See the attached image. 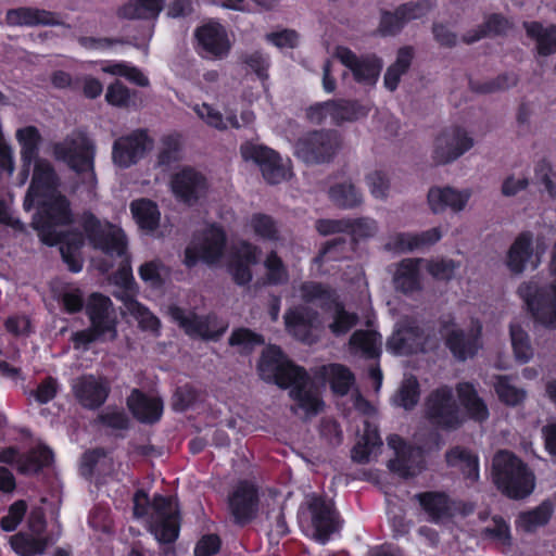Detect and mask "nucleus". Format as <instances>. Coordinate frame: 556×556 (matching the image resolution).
<instances>
[{
	"label": "nucleus",
	"mask_w": 556,
	"mask_h": 556,
	"mask_svg": "<svg viewBox=\"0 0 556 556\" xmlns=\"http://www.w3.org/2000/svg\"><path fill=\"white\" fill-rule=\"evenodd\" d=\"M16 140L21 146L23 169L21 172L24 184L29 175L34 162L31 184L24 201L25 210L29 211L34 204L38 205V213L34 226L43 243L54 245L63 240L60 226L73 223L74 216L70 201L58 190L59 179L52 165L38 157L41 136L35 126H26L16 130Z\"/></svg>",
	"instance_id": "f257e3e1"
},
{
	"label": "nucleus",
	"mask_w": 556,
	"mask_h": 556,
	"mask_svg": "<svg viewBox=\"0 0 556 556\" xmlns=\"http://www.w3.org/2000/svg\"><path fill=\"white\" fill-rule=\"evenodd\" d=\"M258 371L262 379L275 382L281 388H290V396L306 416L321 410L324 403L318 389L306 371L290 363L278 346H269L263 352Z\"/></svg>",
	"instance_id": "f03ea898"
},
{
	"label": "nucleus",
	"mask_w": 556,
	"mask_h": 556,
	"mask_svg": "<svg viewBox=\"0 0 556 556\" xmlns=\"http://www.w3.org/2000/svg\"><path fill=\"white\" fill-rule=\"evenodd\" d=\"M134 516L147 518L150 532L161 543H172L178 538L179 510L173 497L155 495L150 502L148 494L139 490L134 495Z\"/></svg>",
	"instance_id": "7ed1b4c3"
},
{
	"label": "nucleus",
	"mask_w": 556,
	"mask_h": 556,
	"mask_svg": "<svg viewBox=\"0 0 556 556\" xmlns=\"http://www.w3.org/2000/svg\"><path fill=\"white\" fill-rule=\"evenodd\" d=\"M549 274L553 278L549 285L539 286L533 280L522 282L518 294L535 323L546 328H556V243L552 252Z\"/></svg>",
	"instance_id": "20e7f679"
},
{
	"label": "nucleus",
	"mask_w": 556,
	"mask_h": 556,
	"mask_svg": "<svg viewBox=\"0 0 556 556\" xmlns=\"http://www.w3.org/2000/svg\"><path fill=\"white\" fill-rule=\"evenodd\" d=\"M493 475L497 488L511 498H523L535 486L534 475L514 454L507 451L496 453L493 458Z\"/></svg>",
	"instance_id": "39448f33"
},
{
	"label": "nucleus",
	"mask_w": 556,
	"mask_h": 556,
	"mask_svg": "<svg viewBox=\"0 0 556 556\" xmlns=\"http://www.w3.org/2000/svg\"><path fill=\"white\" fill-rule=\"evenodd\" d=\"M54 155L65 162L81 177L89 191L97 185L93 169L96 148L91 139L81 132H73L54 146Z\"/></svg>",
	"instance_id": "423d86ee"
},
{
	"label": "nucleus",
	"mask_w": 556,
	"mask_h": 556,
	"mask_svg": "<svg viewBox=\"0 0 556 556\" xmlns=\"http://www.w3.org/2000/svg\"><path fill=\"white\" fill-rule=\"evenodd\" d=\"M83 228L89 243L109 256L126 255L127 240L121 227L108 220H100L91 213L83 215Z\"/></svg>",
	"instance_id": "0eeeda50"
},
{
	"label": "nucleus",
	"mask_w": 556,
	"mask_h": 556,
	"mask_svg": "<svg viewBox=\"0 0 556 556\" xmlns=\"http://www.w3.org/2000/svg\"><path fill=\"white\" fill-rule=\"evenodd\" d=\"M240 154L245 162L258 166L263 178L270 185L280 184L291 177L289 160H283L275 150L251 141L240 147Z\"/></svg>",
	"instance_id": "6e6552de"
},
{
	"label": "nucleus",
	"mask_w": 556,
	"mask_h": 556,
	"mask_svg": "<svg viewBox=\"0 0 556 556\" xmlns=\"http://www.w3.org/2000/svg\"><path fill=\"white\" fill-rule=\"evenodd\" d=\"M300 523L308 535L320 543H326L340 529L332 504L318 496L307 498V513L300 516Z\"/></svg>",
	"instance_id": "1a4fd4ad"
},
{
	"label": "nucleus",
	"mask_w": 556,
	"mask_h": 556,
	"mask_svg": "<svg viewBox=\"0 0 556 556\" xmlns=\"http://www.w3.org/2000/svg\"><path fill=\"white\" fill-rule=\"evenodd\" d=\"M441 334L446 346L458 361L472 358L482 348V325L475 320L468 329L459 328L452 318L441 321Z\"/></svg>",
	"instance_id": "9d476101"
},
{
	"label": "nucleus",
	"mask_w": 556,
	"mask_h": 556,
	"mask_svg": "<svg viewBox=\"0 0 556 556\" xmlns=\"http://www.w3.org/2000/svg\"><path fill=\"white\" fill-rule=\"evenodd\" d=\"M340 147L339 136L334 131H311L298 139L294 154L306 164L330 162Z\"/></svg>",
	"instance_id": "9b49d317"
},
{
	"label": "nucleus",
	"mask_w": 556,
	"mask_h": 556,
	"mask_svg": "<svg viewBox=\"0 0 556 556\" xmlns=\"http://www.w3.org/2000/svg\"><path fill=\"white\" fill-rule=\"evenodd\" d=\"M425 406L427 418L438 427L455 429L464 420L451 387L442 386L433 390L428 395Z\"/></svg>",
	"instance_id": "f8f14e48"
},
{
	"label": "nucleus",
	"mask_w": 556,
	"mask_h": 556,
	"mask_svg": "<svg viewBox=\"0 0 556 556\" xmlns=\"http://www.w3.org/2000/svg\"><path fill=\"white\" fill-rule=\"evenodd\" d=\"M368 111V108L358 101L337 99L311 105L306 111V116L314 124L330 122L340 125L343 122H353L364 117Z\"/></svg>",
	"instance_id": "ddd939ff"
},
{
	"label": "nucleus",
	"mask_w": 556,
	"mask_h": 556,
	"mask_svg": "<svg viewBox=\"0 0 556 556\" xmlns=\"http://www.w3.org/2000/svg\"><path fill=\"white\" fill-rule=\"evenodd\" d=\"M334 56L351 72L353 79L364 87L376 86L383 61L375 53L356 54L350 48L339 46Z\"/></svg>",
	"instance_id": "4468645a"
},
{
	"label": "nucleus",
	"mask_w": 556,
	"mask_h": 556,
	"mask_svg": "<svg viewBox=\"0 0 556 556\" xmlns=\"http://www.w3.org/2000/svg\"><path fill=\"white\" fill-rule=\"evenodd\" d=\"M351 400L355 410L366 417L363 421L364 434L353 447L352 458L357 463H368L371 456L376 455V451L382 445L377 426L369 420V418L376 415V409L359 393L353 394Z\"/></svg>",
	"instance_id": "2eb2a0df"
},
{
	"label": "nucleus",
	"mask_w": 556,
	"mask_h": 556,
	"mask_svg": "<svg viewBox=\"0 0 556 556\" xmlns=\"http://www.w3.org/2000/svg\"><path fill=\"white\" fill-rule=\"evenodd\" d=\"M172 319L191 338L217 340L227 329V324L216 315L199 316L180 307H169Z\"/></svg>",
	"instance_id": "dca6fc26"
},
{
	"label": "nucleus",
	"mask_w": 556,
	"mask_h": 556,
	"mask_svg": "<svg viewBox=\"0 0 556 556\" xmlns=\"http://www.w3.org/2000/svg\"><path fill=\"white\" fill-rule=\"evenodd\" d=\"M473 147V139L460 127L441 131L433 141L431 157L438 165L456 161Z\"/></svg>",
	"instance_id": "f3484780"
},
{
	"label": "nucleus",
	"mask_w": 556,
	"mask_h": 556,
	"mask_svg": "<svg viewBox=\"0 0 556 556\" xmlns=\"http://www.w3.org/2000/svg\"><path fill=\"white\" fill-rule=\"evenodd\" d=\"M286 330L296 340L312 344L319 338L321 323L317 311L304 305L289 308L283 316Z\"/></svg>",
	"instance_id": "a211bd4d"
},
{
	"label": "nucleus",
	"mask_w": 556,
	"mask_h": 556,
	"mask_svg": "<svg viewBox=\"0 0 556 556\" xmlns=\"http://www.w3.org/2000/svg\"><path fill=\"white\" fill-rule=\"evenodd\" d=\"M152 147L153 141L149 138L146 130H135L114 141L112 148L113 163L118 167L127 168L142 159Z\"/></svg>",
	"instance_id": "6ab92c4d"
},
{
	"label": "nucleus",
	"mask_w": 556,
	"mask_h": 556,
	"mask_svg": "<svg viewBox=\"0 0 556 556\" xmlns=\"http://www.w3.org/2000/svg\"><path fill=\"white\" fill-rule=\"evenodd\" d=\"M226 237L216 226L208 227L200 242H192L185 251L184 263L188 267L194 266L198 261L214 264L223 255Z\"/></svg>",
	"instance_id": "aec40b11"
},
{
	"label": "nucleus",
	"mask_w": 556,
	"mask_h": 556,
	"mask_svg": "<svg viewBox=\"0 0 556 556\" xmlns=\"http://www.w3.org/2000/svg\"><path fill=\"white\" fill-rule=\"evenodd\" d=\"M388 445L395 452V458L389 462V468L402 477H414L425 465V446L407 445L399 435L388 438Z\"/></svg>",
	"instance_id": "412c9836"
},
{
	"label": "nucleus",
	"mask_w": 556,
	"mask_h": 556,
	"mask_svg": "<svg viewBox=\"0 0 556 556\" xmlns=\"http://www.w3.org/2000/svg\"><path fill=\"white\" fill-rule=\"evenodd\" d=\"M199 54L208 60H222L229 54L230 41L226 29L216 22H210L197 28Z\"/></svg>",
	"instance_id": "4be33fe9"
},
{
	"label": "nucleus",
	"mask_w": 556,
	"mask_h": 556,
	"mask_svg": "<svg viewBox=\"0 0 556 556\" xmlns=\"http://www.w3.org/2000/svg\"><path fill=\"white\" fill-rule=\"evenodd\" d=\"M170 187L175 197L187 204H194L204 198L208 190L205 176L191 167L176 173L172 178Z\"/></svg>",
	"instance_id": "5701e85b"
},
{
	"label": "nucleus",
	"mask_w": 556,
	"mask_h": 556,
	"mask_svg": "<svg viewBox=\"0 0 556 556\" xmlns=\"http://www.w3.org/2000/svg\"><path fill=\"white\" fill-rule=\"evenodd\" d=\"M86 313L99 333H106L109 340L116 338L117 315L110 298L100 293L91 294L86 304Z\"/></svg>",
	"instance_id": "b1692460"
},
{
	"label": "nucleus",
	"mask_w": 556,
	"mask_h": 556,
	"mask_svg": "<svg viewBox=\"0 0 556 556\" xmlns=\"http://www.w3.org/2000/svg\"><path fill=\"white\" fill-rule=\"evenodd\" d=\"M470 198L469 189L459 190L450 186L432 187L427 194L428 205L434 214H442L446 211L454 214L460 213L466 208Z\"/></svg>",
	"instance_id": "393cba45"
},
{
	"label": "nucleus",
	"mask_w": 556,
	"mask_h": 556,
	"mask_svg": "<svg viewBox=\"0 0 556 556\" xmlns=\"http://www.w3.org/2000/svg\"><path fill=\"white\" fill-rule=\"evenodd\" d=\"M72 390L84 407L94 409L105 402L110 384L105 378L85 375L72 381Z\"/></svg>",
	"instance_id": "a878e982"
},
{
	"label": "nucleus",
	"mask_w": 556,
	"mask_h": 556,
	"mask_svg": "<svg viewBox=\"0 0 556 556\" xmlns=\"http://www.w3.org/2000/svg\"><path fill=\"white\" fill-rule=\"evenodd\" d=\"M235 521L244 525L252 520L257 511L258 495L256 486L249 481H240L228 500Z\"/></svg>",
	"instance_id": "bb28decb"
},
{
	"label": "nucleus",
	"mask_w": 556,
	"mask_h": 556,
	"mask_svg": "<svg viewBox=\"0 0 556 556\" xmlns=\"http://www.w3.org/2000/svg\"><path fill=\"white\" fill-rule=\"evenodd\" d=\"M258 255L260 250L249 242L233 247L228 267L236 283L244 286L252 280L251 266L258 262Z\"/></svg>",
	"instance_id": "cd10ccee"
},
{
	"label": "nucleus",
	"mask_w": 556,
	"mask_h": 556,
	"mask_svg": "<svg viewBox=\"0 0 556 556\" xmlns=\"http://www.w3.org/2000/svg\"><path fill=\"white\" fill-rule=\"evenodd\" d=\"M388 349L399 355L424 350V336L420 328L410 320L399 323L388 340Z\"/></svg>",
	"instance_id": "c85d7f7f"
},
{
	"label": "nucleus",
	"mask_w": 556,
	"mask_h": 556,
	"mask_svg": "<svg viewBox=\"0 0 556 556\" xmlns=\"http://www.w3.org/2000/svg\"><path fill=\"white\" fill-rule=\"evenodd\" d=\"M424 258H404L395 265L393 285L396 291L412 295L421 291V265Z\"/></svg>",
	"instance_id": "c756f323"
},
{
	"label": "nucleus",
	"mask_w": 556,
	"mask_h": 556,
	"mask_svg": "<svg viewBox=\"0 0 556 556\" xmlns=\"http://www.w3.org/2000/svg\"><path fill=\"white\" fill-rule=\"evenodd\" d=\"M442 238V231L439 227L421 232H400L392 236L386 248L394 252H410L437 243Z\"/></svg>",
	"instance_id": "7c9ffc66"
},
{
	"label": "nucleus",
	"mask_w": 556,
	"mask_h": 556,
	"mask_svg": "<svg viewBox=\"0 0 556 556\" xmlns=\"http://www.w3.org/2000/svg\"><path fill=\"white\" fill-rule=\"evenodd\" d=\"M533 236L531 232H521L507 252L506 265L510 271L521 274L528 265L536 267L540 261H533Z\"/></svg>",
	"instance_id": "2f4dec72"
},
{
	"label": "nucleus",
	"mask_w": 556,
	"mask_h": 556,
	"mask_svg": "<svg viewBox=\"0 0 556 556\" xmlns=\"http://www.w3.org/2000/svg\"><path fill=\"white\" fill-rule=\"evenodd\" d=\"M127 406L132 415L141 422H156L163 413L161 399L142 393L134 389L127 399Z\"/></svg>",
	"instance_id": "473e14b6"
},
{
	"label": "nucleus",
	"mask_w": 556,
	"mask_h": 556,
	"mask_svg": "<svg viewBox=\"0 0 556 556\" xmlns=\"http://www.w3.org/2000/svg\"><path fill=\"white\" fill-rule=\"evenodd\" d=\"M5 21L10 26H54L60 25L59 15L36 8H18L7 12Z\"/></svg>",
	"instance_id": "72a5a7b5"
},
{
	"label": "nucleus",
	"mask_w": 556,
	"mask_h": 556,
	"mask_svg": "<svg viewBox=\"0 0 556 556\" xmlns=\"http://www.w3.org/2000/svg\"><path fill=\"white\" fill-rule=\"evenodd\" d=\"M416 498L432 522L444 521L451 518L456 510L454 503L441 492L419 493Z\"/></svg>",
	"instance_id": "f704fd0d"
},
{
	"label": "nucleus",
	"mask_w": 556,
	"mask_h": 556,
	"mask_svg": "<svg viewBox=\"0 0 556 556\" xmlns=\"http://www.w3.org/2000/svg\"><path fill=\"white\" fill-rule=\"evenodd\" d=\"M165 0H129L117 10V15L126 20H156Z\"/></svg>",
	"instance_id": "c9c22d12"
},
{
	"label": "nucleus",
	"mask_w": 556,
	"mask_h": 556,
	"mask_svg": "<svg viewBox=\"0 0 556 556\" xmlns=\"http://www.w3.org/2000/svg\"><path fill=\"white\" fill-rule=\"evenodd\" d=\"M349 345L354 355L376 358L381 353V336L374 330H357L351 336Z\"/></svg>",
	"instance_id": "e433bc0d"
},
{
	"label": "nucleus",
	"mask_w": 556,
	"mask_h": 556,
	"mask_svg": "<svg viewBox=\"0 0 556 556\" xmlns=\"http://www.w3.org/2000/svg\"><path fill=\"white\" fill-rule=\"evenodd\" d=\"M131 214L138 226L148 233H154L159 228L161 213L157 205L148 199H138L130 204Z\"/></svg>",
	"instance_id": "4c0bfd02"
},
{
	"label": "nucleus",
	"mask_w": 556,
	"mask_h": 556,
	"mask_svg": "<svg viewBox=\"0 0 556 556\" xmlns=\"http://www.w3.org/2000/svg\"><path fill=\"white\" fill-rule=\"evenodd\" d=\"M457 394L462 405L467 410L470 418L476 421H484L489 418V409L484 401L478 395L475 387L469 382L457 384Z\"/></svg>",
	"instance_id": "58836bf2"
},
{
	"label": "nucleus",
	"mask_w": 556,
	"mask_h": 556,
	"mask_svg": "<svg viewBox=\"0 0 556 556\" xmlns=\"http://www.w3.org/2000/svg\"><path fill=\"white\" fill-rule=\"evenodd\" d=\"M325 311L329 318L328 328L337 337L345 334L357 324L358 316L346 311L337 298Z\"/></svg>",
	"instance_id": "ea45409f"
},
{
	"label": "nucleus",
	"mask_w": 556,
	"mask_h": 556,
	"mask_svg": "<svg viewBox=\"0 0 556 556\" xmlns=\"http://www.w3.org/2000/svg\"><path fill=\"white\" fill-rule=\"evenodd\" d=\"M527 35L535 40L540 55L556 53V25L543 26L538 22L525 23Z\"/></svg>",
	"instance_id": "a19ab883"
},
{
	"label": "nucleus",
	"mask_w": 556,
	"mask_h": 556,
	"mask_svg": "<svg viewBox=\"0 0 556 556\" xmlns=\"http://www.w3.org/2000/svg\"><path fill=\"white\" fill-rule=\"evenodd\" d=\"M448 466L457 468L470 482L479 479L478 457L470 451L456 446L446 453Z\"/></svg>",
	"instance_id": "79ce46f5"
},
{
	"label": "nucleus",
	"mask_w": 556,
	"mask_h": 556,
	"mask_svg": "<svg viewBox=\"0 0 556 556\" xmlns=\"http://www.w3.org/2000/svg\"><path fill=\"white\" fill-rule=\"evenodd\" d=\"M414 59V49L412 47H402L397 50L396 59L386 71L383 85L389 91H394L401 77L408 71Z\"/></svg>",
	"instance_id": "37998d69"
},
{
	"label": "nucleus",
	"mask_w": 556,
	"mask_h": 556,
	"mask_svg": "<svg viewBox=\"0 0 556 556\" xmlns=\"http://www.w3.org/2000/svg\"><path fill=\"white\" fill-rule=\"evenodd\" d=\"M192 110L207 126L217 130H226L229 126L236 129L241 127L236 114L231 113L224 117L218 110L208 103L194 104Z\"/></svg>",
	"instance_id": "c03bdc74"
},
{
	"label": "nucleus",
	"mask_w": 556,
	"mask_h": 556,
	"mask_svg": "<svg viewBox=\"0 0 556 556\" xmlns=\"http://www.w3.org/2000/svg\"><path fill=\"white\" fill-rule=\"evenodd\" d=\"M53 459L52 451L45 445H38L27 454L18 457L17 469L22 473H37L41 468L51 464Z\"/></svg>",
	"instance_id": "a18cd8bd"
},
{
	"label": "nucleus",
	"mask_w": 556,
	"mask_h": 556,
	"mask_svg": "<svg viewBox=\"0 0 556 556\" xmlns=\"http://www.w3.org/2000/svg\"><path fill=\"white\" fill-rule=\"evenodd\" d=\"M299 293L303 302L318 304L324 309L337 298L330 288L315 281L302 282L299 287Z\"/></svg>",
	"instance_id": "49530a36"
},
{
	"label": "nucleus",
	"mask_w": 556,
	"mask_h": 556,
	"mask_svg": "<svg viewBox=\"0 0 556 556\" xmlns=\"http://www.w3.org/2000/svg\"><path fill=\"white\" fill-rule=\"evenodd\" d=\"M494 390L498 400L507 406H518L527 397L526 390L514 384L508 376H496Z\"/></svg>",
	"instance_id": "de8ad7c7"
},
{
	"label": "nucleus",
	"mask_w": 556,
	"mask_h": 556,
	"mask_svg": "<svg viewBox=\"0 0 556 556\" xmlns=\"http://www.w3.org/2000/svg\"><path fill=\"white\" fill-rule=\"evenodd\" d=\"M323 375L330 381L334 393L344 395L354 383L353 374L343 365L330 364L321 368Z\"/></svg>",
	"instance_id": "09e8293b"
},
{
	"label": "nucleus",
	"mask_w": 556,
	"mask_h": 556,
	"mask_svg": "<svg viewBox=\"0 0 556 556\" xmlns=\"http://www.w3.org/2000/svg\"><path fill=\"white\" fill-rule=\"evenodd\" d=\"M509 334L516 359L521 364L528 363L533 357V348L528 332L518 323H511Z\"/></svg>",
	"instance_id": "8fccbe9b"
},
{
	"label": "nucleus",
	"mask_w": 556,
	"mask_h": 556,
	"mask_svg": "<svg viewBox=\"0 0 556 556\" xmlns=\"http://www.w3.org/2000/svg\"><path fill=\"white\" fill-rule=\"evenodd\" d=\"M10 543L14 552L21 556L41 555L49 544L47 539L35 538L22 532L11 536Z\"/></svg>",
	"instance_id": "3c124183"
},
{
	"label": "nucleus",
	"mask_w": 556,
	"mask_h": 556,
	"mask_svg": "<svg viewBox=\"0 0 556 556\" xmlns=\"http://www.w3.org/2000/svg\"><path fill=\"white\" fill-rule=\"evenodd\" d=\"M508 21L498 14H493L488 17L484 24L478 26L477 29L468 31L463 36L465 43H473L486 36L500 35L508 28Z\"/></svg>",
	"instance_id": "603ef678"
},
{
	"label": "nucleus",
	"mask_w": 556,
	"mask_h": 556,
	"mask_svg": "<svg viewBox=\"0 0 556 556\" xmlns=\"http://www.w3.org/2000/svg\"><path fill=\"white\" fill-rule=\"evenodd\" d=\"M552 516V505L542 503L536 508L521 513L516 521L517 527L526 532H532L536 528L547 523Z\"/></svg>",
	"instance_id": "864d4df0"
},
{
	"label": "nucleus",
	"mask_w": 556,
	"mask_h": 556,
	"mask_svg": "<svg viewBox=\"0 0 556 556\" xmlns=\"http://www.w3.org/2000/svg\"><path fill=\"white\" fill-rule=\"evenodd\" d=\"M329 197L338 206L351 208L363 202L362 193L351 182L338 184L330 188Z\"/></svg>",
	"instance_id": "5fc2aeb1"
},
{
	"label": "nucleus",
	"mask_w": 556,
	"mask_h": 556,
	"mask_svg": "<svg viewBox=\"0 0 556 556\" xmlns=\"http://www.w3.org/2000/svg\"><path fill=\"white\" fill-rule=\"evenodd\" d=\"M126 311L134 316L142 329L156 331L160 326L159 319L141 303L129 295L123 298Z\"/></svg>",
	"instance_id": "6e6d98bb"
},
{
	"label": "nucleus",
	"mask_w": 556,
	"mask_h": 556,
	"mask_svg": "<svg viewBox=\"0 0 556 556\" xmlns=\"http://www.w3.org/2000/svg\"><path fill=\"white\" fill-rule=\"evenodd\" d=\"M265 279L268 285H285L289 280L288 269L276 252H270L264 261Z\"/></svg>",
	"instance_id": "4d7b16f0"
},
{
	"label": "nucleus",
	"mask_w": 556,
	"mask_h": 556,
	"mask_svg": "<svg viewBox=\"0 0 556 556\" xmlns=\"http://www.w3.org/2000/svg\"><path fill=\"white\" fill-rule=\"evenodd\" d=\"M102 71L111 75L125 77L140 87L149 86V78L138 67L127 62L109 63L102 67Z\"/></svg>",
	"instance_id": "13d9d810"
},
{
	"label": "nucleus",
	"mask_w": 556,
	"mask_h": 556,
	"mask_svg": "<svg viewBox=\"0 0 556 556\" xmlns=\"http://www.w3.org/2000/svg\"><path fill=\"white\" fill-rule=\"evenodd\" d=\"M419 400V383L414 376L404 378L397 393L394 395V403L405 409H412Z\"/></svg>",
	"instance_id": "bf43d9fd"
},
{
	"label": "nucleus",
	"mask_w": 556,
	"mask_h": 556,
	"mask_svg": "<svg viewBox=\"0 0 556 556\" xmlns=\"http://www.w3.org/2000/svg\"><path fill=\"white\" fill-rule=\"evenodd\" d=\"M351 250V244H348L345 240L338 238L328 241L320 253L315 257V263L324 265L331 261H340L348 257V252Z\"/></svg>",
	"instance_id": "052dcab7"
},
{
	"label": "nucleus",
	"mask_w": 556,
	"mask_h": 556,
	"mask_svg": "<svg viewBox=\"0 0 556 556\" xmlns=\"http://www.w3.org/2000/svg\"><path fill=\"white\" fill-rule=\"evenodd\" d=\"M370 194L377 200H386L390 192L389 176L382 170H372L365 176Z\"/></svg>",
	"instance_id": "680f3d73"
},
{
	"label": "nucleus",
	"mask_w": 556,
	"mask_h": 556,
	"mask_svg": "<svg viewBox=\"0 0 556 556\" xmlns=\"http://www.w3.org/2000/svg\"><path fill=\"white\" fill-rule=\"evenodd\" d=\"M254 233L263 239L276 240L278 238V229L273 217L266 214H253L249 222Z\"/></svg>",
	"instance_id": "e2e57ef3"
},
{
	"label": "nucleus",
	"mask_w": 556,
	"mask_h": 556,
	"mask_svg": "<svg viewBox=\"0 0 556 556\" xmlns=\"http://www.w3.org/2000/svg\"><path fill=\"white\" fill-rule=\"evenodd\" d=\"M434 7L431 0L409 1L397 7L400 16L407 25L409 22L426 16Z\"/></svg>",
	"instance_id": "0e129e2a"
},
{
	"label": "nucleus",
	"mask_w": 556,
	"mask_h": 556,
	"mask_svg": "<svg viewBox=\"0 0 556 556\" xmlns=\"http://www.w3.org/2000/svg\"><path fill=\"white\" fill-rule=\"evenodd\" d=\"M424 264L427 271L438 280H451L458 268V264L450 258L425 260Z\"/></svg>",
	"instance_id": "69168bd1"
},
{
	"label": "nucleus",
	"mask_w": 556,
	"mask_h": 556,
	"mask_svg": "<svg viewBox=\"0 0 556 556\" xmlns=\"http://www.w3.org/2000/svg\"><path fill=\"white\" fill-rule=\"evenodd\" d=\"M517 84V77L514 74H502L494 79L485 83H471V88L480 93H492L505 90Z\"/></svg>",
	"instance_id": "338daca9"
},
{
	"label": "nucleus",
	"mask_w": 556,
	"mask_h": 556,
	"mask_svg": "<svg viewBox=\"0 0 556 556\" xmlns=\"http://www.w3.org/2000/svg\"><path fill=\"white\" fill-rule=\"evenodd\" d=\"M27 510L25 501L20 500L14 502L8 510V514L0 519L1 529L10 532L14 531L23 520Z\"/></svg>",
	"instance_id": "774afa93"
}]
</instances>
